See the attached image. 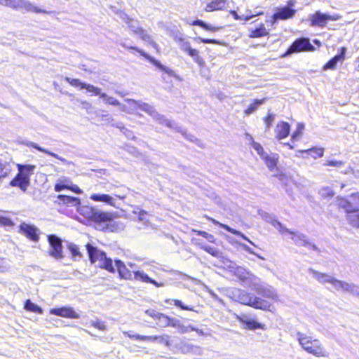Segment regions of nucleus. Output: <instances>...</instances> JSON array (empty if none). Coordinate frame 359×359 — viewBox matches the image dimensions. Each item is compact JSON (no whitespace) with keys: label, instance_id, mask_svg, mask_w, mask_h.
Segmentation results:
<instances>
[{"label":"nucleus","instance_id":"nucleus-52","mask_svg":"<svg viewBox=\"0 0 359 359\" xmlns=\"http://www.w3.org/2000/svg\"><path fill=\"white\" fill-rule=\"evenodd\" d=\"M67 248L70 251L73 257H81V254L79 252V249L76 245L74 243H69L67 245Z\"/></svg>","mask_w":359,"mask_h":359},{"label":"nucleus","instance_id":"nucleus-27","mask_svg":"<svg viewBox=\"0 0 359 359\" xmlns=\"http://www.w3.org/2000/svg\"><path fill=\"white\" fill-rule=\"evenodd\" d=\"M22 144L25 145V146H27V147L34 148L36 150H38L39 151H41V152H43V153L46 154H48L49 156H53V157H55V158L60 160L62 162H66L67 161L65 158L58 156L57 154L51 152V151H48V149H46L40 147L39 145H38L35 142H31V141H28V140H23L22 142Z\"/></svg>","mask_w":359,"mask_h":359},{"label":"nucleus","instance_id":"nucleus-58","mask_svg":"<svg viewBox=\"0 0 359 359\" xmlns=\"http://www.w3.org/2000/svg\"><path fill=\"white\" fill-rule=\"evenodd\" d=\"M145 313L153 318L159 319L163 313L156 311L154 309H147L145 311Z\"/></svg>","mask_w":359,"mask_h":359},{"label":"nucleus","instance_id":"nucleus-56","mask_svg":"<svg viewBox=\"0 0 359 359\" xmlns=\"http://www.w3.org/2000/svg\"><path fill=\"white\" fill-rule=\"evenodd\" d=\"M275 118V114H269L266 118H264V123L266 125V130H269L272 123L273 122Z\"/></svg>","mask_w":359,"mask_h":359},{"label":"nucleus","instance_id":"nucleus-3","mask_svg":"<svg viewBox=\"0 0 359 359\" xmlns=\"http://www.w3.org/2000/svg\"><path fill=\"white\" fill-rule=\"evenodd\" d=\"M79 212L86 218L90 219L98 224H102L103 228L112 225L114 222L112 215L88 205H79Z\"/></svg>","mask_w":359,"mask_h":359},{"label":"nucleus","instance_id":"nucleus-30","mask_svg":"<svg viewBox=\"0 0 359 359\" xmlns=\"http://www.w3.org/2000/svg\"><path fill=\"white\" fill-rule=\"evenodd\" d=\"M17 168L20 174L27 177L30 180V176L33 175L36 166L29 164H17Z\"/></svg>","mask_w":359,"mask_h":359},{"label":"nucleus","instance_id":"nucleus-11","mask_svg":"<svg viewBox=\"0 0 359 359\" xmlns=\"http://www.w3.org/2000/svg\"><path fill=\"white\" fill-rule=\"evenodd\" d=\"M234 274L240 280L241 284L244 287H248L250 288L252 285V282L257 280V276L242 266L236 267L235 269Z\"/></svg>","mask_w":359,"mask_h":359},{"label":"nucleus","instance_id":"nucleus-36","mask_svg":"<svg viewBox=\"0 0 359 359\" xmlns=\"http://www.w3.org/2000/svg\"><path fill=\"white\" fill-rule=\"evenodd\" d=\"M265 102V99H256L254 102L250 104V106L244 111V114L247 116L255 112L259 106L263 104Z\"/></svg>","mask_w":359,"mask_h":359},{"label":"nucleus","instance_id":"nucleus-38","mask_svg":"<svg viewBox=\"0 0 359 359\" xmlns=\"http://www.w3.org/2000/svg\"><path fill=\"white\" fill-rule=\"evenodd\" d=\"M192 25L199 26L205 30L211 31V32H216V31H218L220 29V27H214L210 24L205 22L204 21H203L201 20H194L192 22Z\"/></svg>","mask_w":359,"mask_h":359},{"label":"nucleus","instance_id":"nucleus-20","mask_svg":"<svg viewBox=\"0 0 359 359\" xmlns=\"http://www.w3.org/2000/svg\"><path fill=\"white\" fill-rule=\"evenodd\" d=\"M115 265L121 278L129 280H133V271H130L121 260L116 259Z\"/></svg>","mask_w":359,"mask_h":359},{"label":"nucleus","instance_id":"nucleus-49","mask_svg":"<svg viewBox=\"0 0 359 359\" xmlns=\"http://www.w3.org/2000/svg\"><path fill=\"white\" fill-rule=\"evenodd\" d=\"M65 81H67L71 86L74 87H79L81 89H83L84 87L83 86L86 85V83L81 82L78 79H72L69 77H66Z\"/></svg>","mask_w":359,"mask_h":359},{"label":"nucleus","instance_id":"nucleus-47","mask_svg":"<svg viewBox=\"0 0 359 359\" xmlns=\"http://www.w3.org/2000/svg\"><path fill=\"white\" fill-rule=\"evenodd\" d=\"M304 128V125L303 123H298L296 130L293 132L291 137V140L292 142H295L297 140L299 137L302 135Z\"/></svg>","mask_w":359,"mask_h":359},{"label":"nucleus","instance_id":"nucleus-12","mask_svg":"<svg viewBox=\"0 0 359 359\" xmlns=\"http://www.w3.org/2000/svg\"><path fill=\"white\" fill-rule=\"evenodd\" d=\"M20 232L33 242H38L39 240L40 230L33 224L22 222L19 226Z\"/></svg>","mask_w":359,"mask_h":359},{"label":"nucleus","instance_id":"nucleus-60","mask_svg":"<svg viewBox=\"0 0 359 359\" xmlns=\"http://www.w3.org/2000/svg\"><path fill=\"white\" fill-rule=\"evenodd\" d=\"M20 2V0H8V2L6 4V6L18 11V9L19 8Z\"/></svg>","mask_w":359,"mask_h":359},{"label":"nucleus","instance_id":"nucleus-6","mask_svg":"<svg viewBox=\"0 0 359 359\" xmlns=\"http://www.w3.org/2000/svg\"><path fill=\"white\" fill-rule=\"evenodd\" d=\"M121 45L128 49L135 50L138 53H140L141 55L144 57L147 60H149L151 63H152L155 67L158 68L161 72H163L162 75V79L164 81L168 82L167 79L168 78H175L178 81H182L181 77L177 74L175 71L171 69L170 68L163 65L158 60H156L154 57L150 56L149 54L146 53L144 50L138 48L136 46H128L126 43H121Z\"/></svg>","mask_w":359,"mask_h":359},{"label":"nucleus","instance_id":"nucleus-50","mask_svg":"<svg viewBox=\"0 0 359 359\" xmlns=\"http://www.w3.org/2000/svg\"><path fill=\"white\" fill-rule=\"evenodd\" d=\"M0 225L3 226H13V222L12 220L9 218L6 217L4 215L3 212L0 211Z\"/></svg>","mask_w":359,"mask_h":359},{"label":"nucleus","instance_id":"nucleus-55","mask_svg":"<svg viewBox=\"0 0 359 359\" xmlns=\"http://www.w3.org/2000/svg\"><path fill=\"white\" fill-rule=\"evenodd\" d=\"M194 232L196 233L198 236H201L204 237L210 242L214 241V236L204 231L194 230Z\"/></svg>","mask_w":359,"mask_h":359},{"label":"nucleus","instance_id":"nucleus-35","mask_svg":"<svg viewBox=\"0 0 359 359\" xmlns=\"http://www.w3.org/2000/svg\"><path fill=\"white\" fill-rule=\"evenodd\" d=\"M269 34V32L266 31L264 25L262 24L259 27L252 29L250 32L249 36L250 38H259L262 36H265Z\"/></svg>","mask_w":359,"mask_h":359},{"label":"nucleus","instance_id":"nucleus-16","mask_svg":"<svg viewBox=\"0 0 359 359\" xmlns=\"http://www.w3.org/2000/svg\"><path fill=\"white\" fill-rule=\"evenodd\" d=\"M296 13V10L290 8L289 6H284L277 9V11L273 15V22L278 20H287L292 18Z\"/></svg>","mask_w":359,"mask_h":359},{"label":"nucleus","instance_id":"nucleus-59","mask_svg":"<svg viewBox=\"0 0 359 359\" xmlns=\"http://www.w3.org/2000/svg\"><path fill=\"white\" fill-rule=\"evenodd\" d=\"M241 246L243 248V249L245 251V252H249L250 254H252V255H256L259 259H262L264 260V258L263 257H262L261 255L257 254L256 252H254V250L250 248L249 247L248 245H247L246 244H241Z\"/></svg>","mask_w":359,"mask_h":359},{"label":"nucleus","instance_id":"nucleus-10","mask_svg":"<svg viewBox=\"0 0 359 359\" xmlns=\"http://www.w3.org/2000/svg\"><path fill=\"white\" fill-rule=\"evenodd\" d=\"M48 241L50 247V249L48 252L49 255L56 259H62L63 255L62 240L56 235L51 234L48 236Z\"/></svg>","mask_w":359,"mask_h":359},{"label":"nucleus","instance_id":"nucleus-1","mask_svg":"<svg viewBox=\"0 0 359 359\" xmlns=\"http://www.w3.org/2000/svg\"><path fill=\"white\" fill-rule=\"evenodd\" d=\"M227 295L235 302L256 309L266 311L269 310L271 306V304L268 301L242 289L232 288L227 292Z\"/></svg>","mask_w":359,"mask_h":359},{"label":"nucleus","instance_id":"nucleus-48","mask_svg":"<svg viewBox=\"0 0 359 359\" xmlns=\"http://www.w3.org/2000/svg\"><path fill=\"white\" fill-rule=\"evenodd\" d=\"M90 324L91 326L100 330L104 331L106 330V325L104 324V322L101 321L98 318H95V320H90Z\"/></svg>","mask_w":359,"mask_h":359},{"label":"nucleus","instance_id":"nucleus-46","mask_svg":"<svg viewBox=\"0 0 359 359\" xmlns=\"http://www.w3.org/2000/svg\"><path fill=\"white\" fill-rule=\"evenodd\" d=\"M9 170V163L5 161L0 160V173L1 174L0 177H6Z\"/></svg>","mask_w":359,"mask_h":359},{"label":"nucleus","instance_id":"nucleus-44","mask_svg":"<svg viewBox=\"0 0 359 359\" xmlns=\"http://www.w3.org/2000/svg\"><path fill=\"white\" fill-rule=\"evenodd\" d=\"M347 220L353 227L359 228V211L351 215H347Z\"/></svg>","mask_w":359,"mask_h":359},{"label":"nucleus","instance_id":"nucleus-7","mask_svg":"<svg viewBox=\"0 0 359 359\" xmlns=\"http://www.w3.org/2000/svg\"><path fill=\"white\" fill-rule=\"evenodd\" d=\"M250 289L263 297L274 301L278 300V297L276 289L268 283L262 282L258 277L257 280L252 282Z\"/></svg>","mask_w":359,"mask_h":359},{"label":"nucleus","instance_id":"nucleus-45","mask_svg":"<svg viewBox=\"0 0 359 359\" xmlns=\"http://www.w3.org/2000/svg\"><path fill=\"white\" fill-rule=\"evenodd\" d=\"M83 87H84L83 89H86L88 93H90L94 95H99L100 97V95L103 93L101 92V89L100 88L92 84L86 83Z\"/></svg>","mask_w":359,"mask_h":359},{"label":"nucleus","instance_id":"nucleus-34","mask_svg":"<svg viewBox=\"0 0 359 359\" xmlns=\"http://www.w3.org/2000/svg\"><path fill=\"white\" fill-rule=\"evenodd\" d=\"M100 98L103 99V101L108 104L113 105V106H121V109L122 111H125L126 106L121 104L119 101L116 100V98L109 96L106 93H102L100 95Z\"/></svg>","mask_w":359,"mask_h":359},{"label":"nucleus","instance_id":"nucleus-37","mask_svg":"<svg viewBox=\"0 0 359 359\" xmlns=\"http://www.w3.org/2000/svg\"><path fill=\"white\" fill-rule=\"evenodd\" d=\"M24 308H25V309H26L27 311H29L37 313L39 314L43 313V309L39 306L33 303L29 299L26 300V302H25Z\"/></svg>","mask_w":359,"mask_h":359},{"label":"nucleus","instance_id":"nucleus-51","mask_svg":"<svg viewBox=\"0 0 359 359\" xmlns=\"http://www.w3.org/2000/svg\"><path fill=\"white\" fill-rule=\"evenodd\" d=\"M231 14L232 15V16L234 18L235 20H244L245 21H248V20H250L251 18H252L254 16L263 14V12H259L256 14H252L251 15H246L245 17H241V16L238 15V13H236V11H231Z\"/></svg>","mask_w":359,"mask_h":359},{"label":"nucleus","instance_id":"nucleus-23","mask_svg":"<svg viewBox=\"0 0 359 359\" xmlns=\"http://www.w3.org/2000/svg\"><path fill=\"white\" fill-rule=\"evenodd\" d=\"M309 272L313 275V278L316 279L318 281H319L321 283H328L333 285L334 287H335V282L337 281V279L335 278L326 274L320 272H318L314 269H310Z\"/></svg>","mask_w":359,"mask_h":359},{"label":"nucleus","instance_id":"nucleus-57","mask_svg":"<svg viewBox=\"0 0 359 359\" xmlns=\"http://www.w3.org/2000/svg\"><path fill=\"white\" fill-rule=\"evenodd\" d=\"M195 40L196 41H200L204 43L220 44V42L216 39H205L200 36L195 38Z\"/></svg>","mask_w":359,"mask_h":359},{"label":"nucleus","instance_id":"nucleus-40","mask_svg":"<svg viewBox=\"0 0 359 359\" xmlns=\"http://www.w3.org/2000/svg\"><path fill=\"white\" fill-rule=\"evenodd\" d=\"M137 34L140 36L142 41L149 43L154 48L157 46L156 43L152 40L151 36L148 34V33L143 29H139Z\"/></svg>","mask_w":359,"mask_h":359},{"label":"nucleus","instance_id":"nucleus-8","mask_svg":"<svg viewBox=\"0 0 359 359\" xmlns=\"http://www.w3.org/2000/svg\"><path fill=\"white\" fill-rule=\"evenodd\" d=\"M341 18L339 14L334 13L330 15L327 13H322L320 11H316L313 14L309 16L311 27H319L323 28L326 26L328 21H337Z\"/></svg>","mask_w":359,"mask_h":359},{"label":"nucleus","instance_id":"nucleus-41","mask_svg":"<svg viewBox=\"0 0 359 359\" xmlns=\"http://www.w3.org/2000/svg\"><path fill=\"white\" fill-rule=\"evenodd\" d=\"M69 180L67 178H64L62 180H59L58 182L55 184L54 189L57 192H60L64 189H69V185L67 184Z\"/></svg>","mask_w":359,"mask_h":359},{"label":"nucleus","instance_id":"nucleus-31","mask_svg":"<svg viewBox=\"0 0 359 359\" xmlns=\"http://www.w3.org/2000/svg\"><path fill=\"white\" fill-rule=\"evenodd\" d=\"M262 159L265 162L268 168L272 170L277 165L278 155L277 154H271V155L266 154Z\"/></svg>","mask_w":359,"mask_h":359},{"label":"nucleus","instance_id":"nucleus-54","mask_svg":"<svg viewBox=\"0 0 359 359\" xmlns=\"http://www.w3.org/2000/svg\"><path fill=\"white\" fill-rule=\"evenodd\" d=\"M319 194L323 198H331V197H332L334 195V191L330 187H323V188H322L320 190Z\"/></svg>","mask_w":359,"mask_h":359},{"label":"nucleus","instance_id":"nucleus-19","mask_svg":"<svg viewBox=\"0 0 359 359\" xmlns=\"http://www.w3.org/2000/svg\"><path fill=\"white\" fill-rule=\"evenodd\" d=\"M29 184V178L18 172L10 182L9 185L13 187H19L22 191L25 192Z\"/></svg>","mask_w":359,"mask_h":359},{"label":"nucleus","instance_id":"nucleus-28","mask_svg":"<svg viewBox=\"0 0 359 359\" xmlns=\"http://www.w3.org/2000/svg\"><path fill=\"white\" fill-rule=\"evenodd\" d=\"M60 203H62L69 207H79L80 205V199L77 197L70 196L67 195L60 194L57 196Z\"/></svg>","mask_w":359,"mask_h":359},{"label":"nucleus","instance_id":"nucleus-17","mask_svg":"<svg viewBox=\"0 0 359 359\" xmlns=\"http://www.w3.org/2000/svg\"><path fill=\"white\" fill-rule=\"evenodd\" d=\"M133 280L140 281L146 283H151L157 287H163L165 284L163 283H158L155 280L150 278L146 273L142 270H134L133 271Z\"/></svg>","mask_w":359,"mask_h":359},{"label":"nucleus","instance_id":"nucleus-39","mask_svg":"<svg viewBox=\"0 0 359 359\" xmlns=\"http://www.w3.org/2000/svg\"><path fill=\"white\" fill-rule=\"evenodd\" d=\"M165 302L169 304H174L175 306L181 309L182 310L194 311L193 307L184 305L182 301L178 299H168L165 300Z\"/></svg>","mask_w":359,"mask_h":359},{"label":"nucleus","instance_id":"nucleus-61","mask_svg":"<svg viewBox=\"0 0 359 359\" xmlns=\"http://www.w3.org/2000/svg\"><path fill=\"white\" fill-rule=\"evenodd\" d=\"M123 334L125 336L129 337L131 339L140 340L141 341V338H142V335L141 334H133L130 331H124V332H123Z\"/></svg>","mask_w":359,"mask_h":359},{"label":"nucleus","instance_id":"nucleus-2","mask_svg":"<svg viewBox=\"0 0 359 359\" xmlns=\"http://www.w3.org/2000/svg\"><path fill=\"white\" fill-rule=\"evenodd\" d=\"M296 339L302 349L309 354L316 357H327V352L318 339H313L312 337L305 333L297 332Z\"/></svg>","mask_w":359,"mask_h":359},{"label":"nucleus","instance_id":"nucleus-25","mask_svg":"<svg viewBox=\"0 0 359 359\" xmlns=\"http://www.w3.org/2000/svg\"><path fill=\"white\" fill-rule=\"evenodd\" d=\"M238 320L243 324L244 328L255 330L257 329H264V325L253 319L249 318L246 316L238 317Z\"/></svg>","mask_w":359,"mask_h":359},{"label":"nucleus","instance_id":"nucleus-63","mask_svg":"<svg viewBox=\"0 0 359 359\" xmlns=\"http://www.w3.org/2000/svg\"><path fill=\"white\" fill-rule=\"evenodd\" d=\"M169 318L170 317L163 313L158 319L159 324L163 327L169 326Z\"/></svg>","mask_w":359,"mask_h":359},{"label":"nucleus","instance_id":"nucleus-33","mask_svg":"<svg viewBox=\"0 0 359 359\" xmlns=\"http://www.w3.org/2000/svg\"><path fill=\"white\" fill-rule=\"evenodd\" d=\"M299 152L305 153L308 155L312 156L314 158H320L323 156L324 154V149L319 147H312L306 150H300Z\"/></svg>","mask_w":359,"mask_h":359},{"label":"nucleus","instance_id":"nucleus-5","mask_svg":"<svg viewBox=\"0 0 359 359\" xmlns=\"http://www.w3.org/2000/svg\"><path fill=\"white\" fill-rule=\"evenodd\" d=\"M126 101L134 107H137L140 109L144 111L149 116H151L155 121H158L161 124L165 125L168 128H174L175 123L172 121L166 119L164 116L160 114L156 111L155 108L148 103L142 102L141 101H137L133 99H126Z\"/></svg>","mask_w":359,"mask_h":359},{"label":"nucleus","instance_id":"nucleus-32","mask_svg":"<svg viewBox=\"0 0 359 359\" xmlns=\"http://www.w3.org/2000/svg\"><path fill=\"white\" fill-rule=\"evenodd\" d=\"M225 6L224 0H213L206 5L205 10L211 12L222 9Z\"/></svg>","mask_w":359,"mask_h":359},{"label":"nucleus","instance_id":"nucleus-26","mask_svg":"<svg viewBox=\"0 0 359 359\" xmlns=\"http://www.w3.org/2000/svg\"><path fill=\"white\" fill-rule=\"evenodd\" d=\"M334 288L337 290H342L353 294H359V288L356 285L342 280H337V281L335 282Z\"/></svg>","mask_w":359,"mask_h":359},{"label":"nucleus","instance_id":"nucleus-14","mask_svg":"<svg viewBox=\"0 0 359 359\" xmlns=\"http://www.w3.org/2000/svg\"><path fill=\"white\" fill-rule=\"evenodd\" d=\"M50 313L57 316L68 318L72 319H78L80 316L72 307L62 306L61 308H53L50 309Z\"/></svg>","mask_w":359,"mask_h":359},{"label":"nucleus","instance_id":"nucleus-64","mask_svg":"<svg viewBox=\"0 0 359 359\" xmlns=\"http://www.w3.org/2000/svg\"><path fill=\"white\" fill-rule=\"evenodd\" d=\"M180 41L181 42L180 46L183 51L187 52L191 48L189 41H184L182 39H180Z\"/></svg>","mask_w":359,"mask_h":359},{"label":"nucleus","instance_id":"nucleus-53","mask_svg":"<svg viewBox=\"0 0 359 359\" xmlns=\"http://www.w3.org/2000/svg\"><path fill=\"white\" fill-rule=\"evenodd\" d=\"M252 147L257 152L261 158L267 154L266 151H264L262 146L255 141H252Z\"/></svg>","mask_w":359,"mask_h":359},{"label":"nucleus","instance_id":"nucleus-4","mask_svg":"<svg viewBox=\"0 0 359 359\" xmlns=\"http://www.w3.org/2000/svg\"><path fill=\"white\" fill-rule=\"evenodd\" d=\"M86 250L91 263H97L99 267L104 269L109 272H115V268L113 266L112 259L108 258L104 252L98 250L96 247H94L89 243L86 245Z\"/></svg>","mask_w":359,"mask_h":359},{"label":"nucleus","instance_id":"nucleus-62","mask_svg":"<svg viewBox=\"0 0 359 359\" xmlns=\"http://www.w3.org/2000/svg\"><path fill=\"white\" fill-rule=\"evenodd\" d=\"M129 28L136 34L139 32V29L142 28L138 27L137 22H134L133 20H130L128 22Z\"/></svg>","mask_w":359,"mask_h":359},{"label":"nucleus","instance_id":"nucleus-13","mask_svg":"<svg viewBox=\"0 0 359 359\" xmlns=\"http://www.w3.org/2000/svg\"><path fill=\"white\" fill-rule=\"evenodd\" d=\"M291 239L294 241L295 245L298 246H304L314 251H319L318 248L315 244L311 243L305 234L298 231H292L291 233Z\"/></svg>","mask_w":359,"mask_h":359},{"label":"nucleus","instance_id":"nucleus-21","mask_svg":"<svg viewBox=\"0 0 359 359\" xmlns=\"http://www.w3.org/2000/svg\"><path fill=\"white\" fill-rule=\"evenodd\" d=\"M337 203L339 208L344 210L348 215L353 214L359 211V206L353 204L345 198H337Z\"/></svg>","mask_w":359,"mask_h":359},{"label":"nucleus","instance_id":"nucleus-24","mask_svg":"<svg viewBox=\"0 0 359 359\" xmlns=\"http://www.w3.org/2000/svg\"><path fill=\"white\" fill-rule=\"evenodd\" d=\"M208 218L213 224H215L216 225H219V226H221L222 229H224V230L227 231L228 232H229V233H232V234H233L235 236H240L241 238H242L245 241H248L251 245H252L254 246H256L255 244L252 241H250V238H248L242 232H241V231H239L238 230H236V229L230 227L229 226H228L226 224H222V223L219 222L218 221L215 220V219H212V218H210V217H208Z\"/></svg>","mask_w":359,"mask_h":359},{"label":"nucleus","instance_id":"nucleus-18","mask_svg":"<svg viewBox=\"0 0 359 359\" xmlns=\"http://www.w3.org/2000/svg\"><path fill=\"white\" fill-rule=\"evenodd\" d=\"M18 11L22 13L32 12L35 13H50V12L39 8L29 0H20Z\"/></svg>","mask_w":359,"mask_h":359},{"label":"nucleus","instance_id":"nucleus-15","mask_svg":"<svg viewBox=\"0 0 359 359\" xmlns=\"http://www.w3.org/2000/svg\"><path fill=\"white\" fill-rule=\"evenodd\" d=\"M346 48L341 47L339 49V52L332 58H331L324 66L323 70L331 69L334 70L336 69L338 62L342 63L345 60V55L346 53Z\"/></svg>","mask_w":359,"mask_h":359},{"label":"nucleus","instance_id":"nucleus-29","mask_svg":"<svg viewBox=\"0 0 359 359\" xmlns=\"http://www.w3.org/2000/svg\"><path fill=\"white\" fill-rule=\"evenodd\" d=\"M90 198L95 202L104 203L114 206V198L108 194H93L90 195Z\"/></svg>","mask_w":359,"mask_h":359},{"label":"nucleus","instance_id":"nucleus-43","mask_svg":"<svg viewBox=\"0 0 359 359\" xmlns=\"http://www.w3.org/2000/svg\"><path fill=\"white\" fill-rule=\"evenodd\" d=\"M271 223L273 226L278 229V230L281 234L289 233L291 235V233H292L291 230L286 228L282 223H280L277 219H273Z\"/></svg>","mask_w":359,"mask_h":359},{"label":"nucleus","instance_id":"nucleus-22","mask_svg":"<svg viewBox=\"0 0 359 359\" xmlns=\"http://www.w3.org/2000/svg\"><path fill=\"white\" fill-rule=\"evenodd\" d=\"M290 132V126L287 122L280 121L275 128L276 137L278 140L286 138Z\"/></svg>","mask_w":359,"mask_h":359},{"label":"nucleus","instance_id":"nucleus-9","mask_svg":"<svg viewBox=\"0 0 359 359\" xmlns=\"http://www.w3.org/2000/svg\"><path fill=\"white\" fill-rule=\"evenodd\" d=\"M313 50H314V47L311 43L309 39L302 37L296 39L287 48L282 57H286L293 53Z\"/></svg>","mask_w":359,"mask_h":359},{"label":"nucleus","instance_id":"nucleus-42","mask_svg":"<svg viewBox=\"0 0 359 359\" xmlns=\"http://www.w3.org/2000/svg\"><path fill=\"white\" fill-rule=\"evenodd\" d=\"M187 53L189 56L193 57L194 62L199 65H202L204 63L203 58L198 55L199 52L198 50L191 48Z\"/></svg>","mask_w":359,"mask_h":359}]
</instances>
